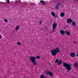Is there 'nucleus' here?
<instances>
[{"label":"nucleus","instance_id":"obj_17","mask_svg":"<svg viewBox=\"0 0 78 78\" xmlns=\"http://www.w3.org/2000/svg\"><path fill=\"white\" fill-rule=\"evenodd\" d=\"M54 17L55 18H58V15H55Z\"/></svg>","mask_w":78,"mask_h":78},{"label":"nucleus","instance_id":"obj_21","mask_svg":"<svg viewBox=\"0 0 78 78\" xmlns=\"http://www.w3.org/2000/svg\"><path fill=\"white\" fill-rule=\"evenodd\" d=\"M36 58L37 59H40V57L39 55L37 56L36 57Z\"/></svg>","mask_w":78,"mask_h":78},{"label":"nucleus","instance_id":"obj_26","mask_svg":"<svg viewBox=\"0 0 78 78\" xmlns=\"http://www.w3.org/2000/svg\"><path fill=\"white\" fill-rule=\"evenodd\" d=\"M2 35H0V39H2Z\"/></svg>","mask_w":78,"mask_h":78},{"label":"nucleus","instance_id":"obj_28","mask_svg":"<svg viewBox=\"0 0 78 78\" xmlns=\"http://www.w3.org/2000/svg\"><path fill=\"white\" fill-rule=\"evenodd\" d=\"M73 43H75V42H73Z\"/></svg>","mask_w":78,"mask_h":78},{"label":"nucleus","instance_id":"obj_27","mask_svg":"<svg viewBox=\"0 0 78 78\" xmlns=\"http://www.w3.org/2000/svg\"><path fill=\"white\" fill-rule=\"evenodd\" d=\"M40 24H42V22H41V21L40 22Z\"/></svg>","mask_w":78,"mask_h":78},{"label":"nucleus","instance_id":"obj_2","mask_svg":"<svg viewBox=\"0 0 78 78\" xmlns=\"http://www.w3.org/2000/svg\"><path fill=\"white\" fill-rule=\"evenodd\" d=\"M71 64H67L66 62H64L63 64V66L64 67H65L66 70L68 71H70L72 70L71 69Z\"/></svg>","mask_w":78,"mask_h":78},{"label":"nucleus","instance_id":"obj_14","mask_svg":"<svg viewBox=\"0 0 78 78\" xmlns=\"http://www.w3.org/2000/svg\"><path fill=\"white\" fill-rule=\"evenodd\" d=\"M58 62V63L57 65L58 66H59V65H60V64H62V61H60L59 62Z\"/></svg>","mask_w":78,"mask_h":78},{"label":"nucleus","instance_id":"obj_23","mask_svg":"<svg viewBox=\"0 0 78 78\" xmlns=\"http://www.w3.org/2000/svg\"><path fill=\"white\" fill-rule=\"evenodd\" d=\"M17 44H18V45H21V43H20V42H18L17 43Z\"/></svg>","mask_w":78,"mask_h":78},{"label":"nucleus","instance_id":"obj_3","mask_svg":"<svg viewBox=\"0 0 78 78\" xmlns=\"http://www.w3.org/2000/svg\"><path fill=\"white\" fill-rule=\"evenodd\" d=\"M30 59L31 61L32 62H33L34 65H37V63L36 62V57H31L30 58Z\"/></svg>","mask_w":78,"mask_h":78},{"label":"nucleus","instance_id":"obj_5","mask_svg":"<svg viewBox=\"0 0 78 78\" xmlns=\"http://www.w3.org/2000/svg\"><path fill=\"white\" fill-rule=\"evenodd\" d=\"M72 22V20L70 19H68L67 20V22L68 23H70Z\"/></svg>","mask_w":78,"mask_h":78},{"label":"nucleus","instance_id":"obj_6","mask_svg":"<svg viewBox=\"0 0 78 78\" xmlns=\"http://www.w3.org/2000/svg\"><path fill=\"white\" fill-rule=\"evenodd\" d=\"M61 5L60 3H57V5L55 6V9H58L59 8V5Z\"/></svg>","mask_w":78,"mask_h":78},{"label":"nucleus","instance_id":"obj_7","mask_svg":"<svg viewBox=\"0 0 78 78\" xmlns=\"http://www.w3.org/2000/svg\"><path fill=\"white\" fill-rule=\"evenodd\" d=\"M70 55L73 58H74L75 56V53L72 52L70 54Z\"/></svg>","mask_w":78,"mask_h":78},{"label":"nucleus","instance_id":"obj_10","mask_svg":"<svg viewBox=\"0 0 78 78\" xmlns=\"http://www.w3.org/2000/svg\"><path fill=\"white\" fill-rule=\"evenodd\" d=\"M60 33L62 34V35H64V34H65V32H64V31L63 30H61L60 31Z\"/></svg>","mask_w":78,"mask_h":78},{"label":"nucleus","instance_id":"obj_25","mask_svg":"<svg viewBox=\"0 0 78 78\" xmlns=\"http://www.w3.org/2000/svg\"><path fill=\"white\" fill-rule=\"evenodd\" d=\"M18 2H20V0L17 1V3H18Z\"/></svg>","mask_w":78,"mask_h":78},{"label":"nucleus","instance_id":"obj_19","mask_svg":"<svg viewBox=\"0 0 78 78\" xmlns=\"http://www.w3.org/2000/svg\"><path fill=\"white\" fill-rule=\"evenodd\" d=\"M7 1V3L8 4H9V3H10V1H9V0H6V1Z\"/></svg>","mask_w":78,"mask_h":78},{"label":"nucleus","instance_id":"obj_16","mask_svg":"<svg viewBox=\"0 0 78 78\" xmlns=\"http://www.w3.org/2000/svg\"><path fill=\"white\" fill-rule=\"evenodd\" d=\"M66 34H67L68 36H70V34L69 32H66Z\"/></svg>","mask_w":78,"mask_h":78},{"label":"nucleus","instance_id":"obj_11","mask_svg":"<svg viewBox=\"0 0 78 78\" xmlns=\"http://www.w3.org/2000/svg\"><path fill=\"white\" fill-rule=\"evenodd\" d=\"M40 3H41L43 5H45V2H44V1L43 0L40 1Z\"/></svg>","mask_w":78,"mask_h":78},{"label":"nucleus","instance_id":"obj_20","mask_svg":"<svg viewBox=\"0 0 78 78\" xmlns=\"http://www.w3.org/2000/svg\"><path fill=\"white\" fill-rule=\"evenodd\" d=\"M59 62V60L58 59H56L55 60V62H56V63H57V62Z\"/></svg>","mask_w":78,"mask_h":78},{"label":"nucleus","instance_id":"obj_12","mask_svg":"<svg viewBox=\"0 0 78 78\" xmlns=\"http://www.w3.org/2000/svg\"><path fill=\"white\" fill-rule=\"evenodd\" d=\"M76 24L75 23V21H73L72 22V26H75Z\"/></svg>","mask_w":78,"mask_h":78},{"label":"nucleus","instance_id":"obj_18","mask_svg":"<svg viewBox=\"0 0 78 78\" xmlns=\"http://www.w3.org/2000/svg\"><path fill=\"white\" fill-rule=\"evenodd\" d=\"M49 75H50V76H52V75H53V74H52V72H50L49 73Z\"/></svg>","mask_w":78,"mask_h":78},{"label":"nucleus","instance_id":"obj_29","mask_svg":"<svg viewBox=\"0 0 78 78\" xmlns=\"http://www.w3.org/2000/svg\"><path fill=\"white\" fill-rule=\"evenodd\" d=\"M77 0V2H78V0Z\"/></svg>","mask_w":78,"mask_h":78},{"label":"nucleus","instance_id":"obj_22","mask_svg":"<svg viewBox=\"0 0 78 78\" xmlns=\"http://www.w3.org/2000/svg\"><path fill=\"white\" fill-rule=\"evenodd\" d=\"M4 21L5 22H6V23H7V22H8V20H7V19H5L4 20Z\"/></svg>","mask_w":78,"mask_h":78},{"label":"nucleus","instance_id":"obj_8","mask_svg":"<svg viewBox=\"0 0 78 78\" xmlns=\"http://www.w3.org/2000/svg\"><path fill=\"white\" fill-rule=\"evenodd\" d=\"M60 17H64L65 16V14L64 12H61L60 14Z\"/></svg>","mask_w":78,"mask_h":78},{"label":"nucleus","instance_id":"obj_13","mask_svg":"<svg viewBox=\"0 0 78 78\" xmlns=\"http://www.w3.org/2000/svg\"><path fill=\"white\" fill-rule=\"evenodd\" d=\"M20 27L19 26H17L15 28V30L16 31H18L19 30V29Z\"/></svg>","mask_w":78,"mask_h":78},{"label":"nucleus","instance_id":"obj_9","mask_svg":"<svg viewBox=\"0 0 78 78\" xmlns=\"http://www.w3.org/2000/svg\"><path fill=\"white\" fill-rule=\"evenodd\" d=\"M74 66L75 67H77L78 66V63L76 62H74Z\"/></svg>","mask_w":78,"mask_h":78},{"label":"nucleus","instance_id":"obj_15","mask_svg":"<svg viewBox=\"0 0 78 78\" xmlns=\"http://www.w3.org/2000/svg\"><path fill=\"white\" fill-rule=\"evenodd\" d=\"M51 14L53 17H54L55 16V13L54 12H52L51 13Z\"/></svg>","mask_w":78,"mask_h":78},{"label":"nucleus","instance_id":"obj_24","mask_svg":"<svg viewBox=\"0 0 78 78\" xmlns=\"http://www.w3.org/2000/svg\"><path fill=\"white\" fill-rule=\"evenodd\" d=\"M50 72H49V71H48L47 72V74H49Z\"/></svg>","mask_w":78,"mask_h":78},{"label":"nucleus","instance_id":"obj_1","mask_svg":"<svg viewBox=\"0 0 78 78\" xmlns=\"http://www.w3.org/2000/svg\"><path fill=\"white\" fill-rule=\"evenodd\" d=\"M51 54L53 56H55L57 55V53L60 52V49L58 48H56L55 49L51 50Z\"/></svg>","mask_w":78,"mask_h":78},{"label":"nucleus","instance_id":"obj_4","mask_svg":"<svg viewBox=\"0 0 78 78\" xmlns=\"http://www.w3.org/2000/svg\"><path fill=\"white\" fill-rule=\"evenodd\" d=\"M56 27H57V23H54L52 25V28L53 31L55 30V28H56Z\"/></svg>","mask_w":78,"mask_h":78}]
</instances>
